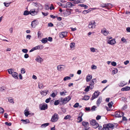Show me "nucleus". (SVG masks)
<instances>
[{"label": "nucleus", "instance_id": "f257e3e1", "mask_svg": "<svg viewBox=\"0 0 130 130\" xmlns=\"http://www.w3.org/2000/svg\"><path fill=\"white\" fill-rule=\"evenodd\" d=\"M114 125L113 124L109 123L103 125L102 130H110L109 129L114 128Z\"/></svg>", "mask_w": 130, "mask_h": 130}, {"label": "nucleus", "instance_id": "f03ea898", "mask_svg": "<svg viewBox=\"0 0 130 130\" xmlns=\"http://www.w3.org/2000/svg\"><path fill=\"white\" fill-rule=\"evenodd\" d=\"M90 124L92 125L93 128H96L99 126V124L95 120H92L90 121Z\"/></svg>", "mask_w": 130, "mask_h": 130}, {"label": "nucleus", "instance_id": "7ed1b4c3", "mask_svg": "<svg viewBox=\"0 0 130 130\" xmlns=\"http://www.w3.org/2000/svg\"><path fill=\"white\" fill-rule=\"evenodd\" d=\"M58 119V116L57 114L55 113L53 116H52L51 121L53 122H55L57 121Z\"/></svg>", "mask_w": 130, "mask_h": 130}, {"label": "nucleus", "instance_id": "20e7f679", "mask_svg": "<svg viewBox=\"0 0 130 130\" xmlns=\"http://www.w3.org/2000/svg\"><path fill=\"white\" fill-rule=\"evenodd\" d=\"M39 8H38L37 10L35 9H31L30 11V14L32 15H34L36 14L38 12Z\"/></svg>", "mask_w": 130, "mask_h": 130}, {"label": "nucleus", "instance_id": "39448f33", "mask_svg": "<svg viewBox=\"0 0 130 130\" xmlns=\"http://www.w3.org/2000/svg\"><path fill=\"white\" fill-rule=\"evenodd\" d=\"M40 108L41 110H45L48 108L47 104L44 103V104H40L39 105Z\"/></svg>", "mask_w": 130, "mask_h": 130}, {"label": "nucleus", "instance_id": "423d86ee", "mask_svg": "<svg viewBox=\"0 0 130 130\" xmlns=\"http://www.w3.org/2000/svg\"><path fill=\"white\" fill-rule=\"evenodd\" d=\"M124 113L122 112L119 111H116L115 113V117H121L124 115Z\"/></svg>", "mask_w": 130, "mask_h": 130}, {"label": "nucleus", "instance_id": "0eeeda50", "mask_svg": "<svg viewBox=\"0 0 130 130\" xmlns=\"http://www.w3.org/2000/svg\"><path fill=\"white\" fill-rule=\"evenodd\" d=\"M98 91H96L93 94L92 97L91 99V100H92L96 98L99 96V94Z\"/></svg>", "mask_w": 130, "mask_h": 130}, {"label": "nucleus", "instance_id": "6e6552de", "mask_svg": "<svg viewBox=\"0 0 130 130\" xmlns=\"http://www.w3.org/2000/svg\"><path fill=\"white\" fill-rule=\"evenodd\" d=\"M95 23L94 21L90 22L88 25V27L89 28L93 29L95 27Z\"/></svg>", "mask_w": 130, "mask_h": 130}, {"label": "nucleus", "instance_id": "1a4fd4ad", "mask_svg": "<svg viewBox=\"0 0 130 130\" xmlns=\"http://www.w3.org/2000/svg\"><path fill=\"white\" fill-rule=\"evenodd\" d=\"M101 33L105 36H107L109 34V32L107 31V30L105 28H104L102 29Z\"/></svg>", "mask_w": 130, "mask_h": 130}, {"label": "nucleus", "instance_id": "9d476101", "mask_svg": "<svg viewBox=\"0 0 130 130\" xmlns=\"http://www.w3.org/2000/svg\"><path fill=\"white\" fill-rule=\"evenodd\" d=\"M68 102L65 99H61L60 101V104L61 105H63V104H65L67 103Z\"/></svg>", "mask_w": 130, "mask_h": 130}, {"label": "nucleus", "instance_id": "9b49d317", "mask_svg": "<svg viewBox=\"0 0 130 130\" xmlns=\"http://www.w3.org/2000/svg\"><path fill=\"white\" fill-rule=\"evenodd\" d=\"M65 66L64 65H59L57 67V69L59 71H61L63 70Z\"/></svg>", "mask_w": 130, "mask_h": 130}, {"label": "nucleus", "instance_id": "f8f14e48", "mask_svg": "<svg viewBox=\"0 0 130 130\" xmlns=\"http://www.w3.org/2000/svg\"><path fill=\"white\" fill-rule=\"evenodd\" d=\"M83 115V114L82 113H79L77 118V120L79 121L78 122H80L82 121L83 119L82 117Z\"/></svg>", "mask_w": 130, "mask_h": 130}, {"label": "nucleus", "instance_id": "ddd939ff", "mask_svg": "<svg viewBox=\"0 0 130 130\" xmlns=\"http://www.w3.org/2000/svg\"><path fill=\"white\" fill-rule=\"evenodd\" d=\"M13 77L15 79H18L19 77L18 74L15 72H14L11 74Z\"/></svg>", "mask_w": 130, "mask_h": 130}, {"label": "nucleus", "instance_id": "4468645a", "mask_svg": "<svg viewBox=\"0 0 130 130\" xmlns=\"http://www.w3.org/2000/svg\"><path fill=\"white\" fill-rule=\"evenodd\" d=\"M75 6V5L73 4L72 3L70 2H67L66 4V8H71L73 6Z\"/></svg>", "mask_w": 130, "mask_h": 130}, {"label": "nucleus", "instance_id": "2eb2a0df", "mask_svg": "<svg viewBox=\"0 0 130 130\" xmlns=\"http://www.w3.org/2000/svg\"><path fill=\"white\" fill-rule=\"evenodd\" d=\"M107 43L113 45L116 43V41L114 39L107 41Z\"/></svg>", "mask_w": 130, "mask_h": 130}, {"label": "nucleus", "instance_id": "dca6fc26", "mask_svg": "<svg viewBox=\"0 0 130 130\" xmlns=\"http://www.w3.org/2000/svg\"><path fill=\"white\" fill-rule=\"evenodd\" d=\"M130 90V87L126 86L123 88L121 89L122 91H128Z\"/></svg>", "mask_w": 130, "mask_h": 130}, {"label": "nucleus", "instance_id": "f3484780", "mask_svg": "<svg viewBox=\"0 0 130 130\" xmlns=\"http://www.w3.org/2000/svg\"><path fill=\"white\" fill-rule=\"evenodd\" d=\"M92 76L90 74H88L86 78V81L87 82L90 81L92 78Z\"/></svg>", "mask_w": 130, "mask_h": 130}, {"label": "nucleus", "instance_id": "a211bd4d", "mask_svg": "<svg viewBox=\"0 0 130 130\" xmlns=\"http://www.w3.org/2000/svg\"><path fill=\"white\" fill-rule=\"evenodd\" d=\"M68 32L67 31H65L62 32L60 35V37L62 38H63L67 36Z\"/></svg>", "mask_w": 130, "mask_h": 130}, {"label": "nucleus", "instance_id": "6ab92c4d", "mask_svg": "<svg viewBox=\"0 0 130 130\" xmlns=\"http://www.w3.org/2000/svg\"><path fill=\"white\" fill-rule=\"evenodd\" d=\"M82 125L85 128H86L87 126H88L89 125V124L88 122H86L85 121H83L82 123Z\"/></svg>", "mask_w": 130, "mask_h": 130}, {"label": "nucleus", "instance_id": "aec40b11", "mask_svg": "<svg viewBox=\"0 0 130 130\" xmlns=\"http://www.w3.org/2000/svg\"><path fill=\"white\" fill-rule=\"evenodd\" d=\"M102 101V98L101 97H99V99L96 101V104L97 105H99L101 103Z\"/></svg>", "mask_w": 130, "mask_h": 130}, {"label": "nucleus", "instance_id": "412c9836", "mask_svg": "<svg viewBox=\"0 0 130 130\" xmlns=\"http://www.w3.org/2000/svg\"><path fill=\"white\" fill-rule=\"evenodd\" d=\"M90 88L91 89H93V87L91 86L90 87V86H87L85 89L84 91L86 92H88L89 91Z\"/></svg>", "mask_w": 130, "mask_h": 130}, {"label": "nucleus", "instance_id": "4be33fe9", "mask_svg": "<svg viewBox=\"0 0 130 130\" xmlns=\"http://www.w3.org/2000/svg\"><path fill=\"white\" fill-rule=\"evenodd\" d=\"M126 84L124 81L122 82H120L119 84V85L120 87H123L124 86L126 85Z\"/></svg>", "mask_w": 130, "mask_h": 130}, {"label": "nucleus", "instance_id": "5701e85b", "mask_svg": "<svg viewBox=\"0 0 130 130\" xmlns=\"http://www.w3.org/2000/svg\"><path fill=\"white\" fill-rule=\"evenodd\" d=\"M107 4L108 5H107V7L106 8L107 9H110L113 6L110 3H107Z\"/></svg>", "mask_w": 130, "mask_h": 130}, {"label": "nucleus", "instance_id": "b1692460", "mask_svg": "<svg viewBox=\"0 0 130 130\" xmlns=\"http://www.w3.org/2000/svg\"><path fill=\"white\" fill-rule=\"evenodd\" d=\"M43 60L40 57H38L36 59V61L39 62H40L42 61Z\"/></svg>", "mask_w": 130, "mask_h": 130}, {"label": "nucleus", "instance_id": "393cba45", "mask_svg": "<svg viewBox=\"0 0 130 130\" xmlns=\"http://www.w3.org/2000/svg\"><path fill=\"white\" fill-rule=\"evenodd\" d=\"M89 96L88 95H85L83 98L82 100H88L89 99Z\"/></svg>", "mask_w": 130, "mask_h": 130}, {"label": "nucleus", "instance_id": "a878e982", "mask_svg": "<svg viewBox=\"0 0 130 130\" xmlns=\"http://www.w3.org/2000/svg\"><path fill=\"white\" fill-rule=\"evenodd\" d=\"M47 42V38H43L41 40V42L44 43H45Z\"/></svg>", "mask_w": 130, "mask_h": 130}, {"label": "nucleus", "instance_id": "bb28decb", "mask_svg": "<svg viewBox=\"0 0 130 130\" xmlns=\"http://www.w3.org/2000/svg\"><path fill=\"white\" fill-rule=\"evenodd\" d=\"M71 10H72V9H67L66 11L67 15H68L71 14Z\"/></svg>", "mask_w": 130, "mask_h": 130}, {"label": "nucleus", "instance_id": "cd10ccee", "mask_svg": "<svg viewBox=\"0 0 130 130\" xmlns=\"http://www.w3.org/2000/svg\"><path fill=\"white\" fill-rule=\"evenodd\" d=\"M49 124V123H44L43 124H42L41 126V128H45V127H46V126H48Z\"/></svg>", "mask_w": 130, "mask_h": 130}, {"label": "nucleus", "instance_id": "c85d7f7f", "mask_svg": "<svg viewBox=\"0 0 130 130\" xmlns=\"http://www.w3.org/2000/svg\"><path fill=\"white\" fill-rule=\"evenodd\" d=\"M75 43H72L70 44V46L72 50L74 49Z\"/></svg>", "mask_w": 130, "mask_h": 130}, {"label": "nucleus", "instance_id": "c756f323", "mask_svg": "<svg viewBox=\"0 0 130 130\" xmlns=\"http://www.w3.org/2000/svg\"><path fill=\"white\" fill-rule=\"evenodd\" d=\"M79 6H80L81 7H83L84 8V9H87L88 8V6L86 5L83 4H80L78 5Z\"/></svg>", "mask_w": 130, "mask_h": 130}, {"label": "nucleus", "instance_id": "7c9ffc66", "mask_svg": "<svg viewBox=\"0 0 130 130\" xmlns=\"http://www.w3.org/2000/svg\"><path fill=\"white\" fill-rule=\"evenodd\" d=\"M107 4H100V7L103 8H106L107 7Z\"/></svg>", "mask_w": 130, "mask_h": 130}, {"label": "nucleus", "instance_id": "2f4dec72", "mask_svg": "<svg viewBox=\"0 0 130 130\" xmlns=\"http://www.w3.org/2000/svg\"><path fill=\"white\" fill-rule=\"evenodd\" d=\"M21 121H23L25 124H26L27 123H28L29 122V120L28 119L25 120L22 119Z\"/></svg>", "mask_w": 130, "mask_h": 130}, {"label": "nucleus", "instance_id": "473e14b6", "mask_svg": "<svg viewBox=\"0 0 130 130\" xmlns=\"http://www.w3.org/2000/svg\"><path fill=\"white\" fill-rule=\"evenodd\" d=\"M48 91H42L41 92H40L41 94L43 95H45L47 94V92Z\"/></svg>", "mask_w": 130, "mask_h": 130}, {"label": "nucleus", "instance_id": "72a5a7b5", "mask_svg": "<svg viewBox=\"0 0 130 130\" xmlns=\"http://www.w3.org/2000/svg\"><path fill=\"white\" fill-rule=\"evenodd\" d=\"M12 69H9L7 70V71L8 73L10 74H12L14 72L12 71Z\"/></svg>", "mask_w": 130, "mask_h": 130}, {"label": "nucleus", "instance_id": "f704fd0d", "mask_svg": "<svg viewBox=\"0 0 130 130\" xmlns=\"http://www.w3.org/2000/svg\"><path fill=\"white\" fill-rule=\"evenodd\" d=\"M29 14H30V11L29 12L27 10H25L24 12L23 15H27Z\"/></svg>", "mask_w": 130, "mask_h": 130}, {"label": "nucleus", "instance_id": "c9c22d12", "mask_svg": "<svg viewBox=\"0 0 130 130\" xmlns=\"http://www.w3.org/2000/svg\"><path fill=\"white\" fill-rule=\"evenodd\" d=\"M59 103H60V101L59 100H56L54 102V105H58Z\"/></svg>", "mask_w": 130, "mask_h": 130}, {"label": "nucleus", "instance_id": "e433bc0d", "mask_svg": "<svg viewBox=\"0 0 130 130\" xmlns=\"http://www.w3.org/2000/svg\"><path fill=\"white\" fill-rule=\"evenodd\" d=\"M113 104V103L111 101V102L109 103L108 104V106L109 108H111Z\"/></svg>", "mask_w": 130, "mask_h": 130}, {"label": "nucleus", "instance_id": "4c0bfd02", "mask_svg": "<svg viewBox=\"0 0 130 130\" xmlns=\"http://www.w3.org/2000/svg\"><path fill=\"white\" fill-rule=\"evenodd\" d=\"M118 72V70L117 69H115L112 70V72L113 74H114L117 73Z\"/></svg>", "mask_w": 130, "mask_h": 130}, {"label": "nucleus", "instance_id": "58836bf2", "mask_svg": "<svg viewBox=\"0 0 130 130\" xmlns=\"http://www.w3.org/2000/svg\"><path fill=\"white\" fill-rule=\"evenodd\" d=\"M70 79L71 77H70L67 76L64 77L63 80L64 81H66L67 80Z\"/></svg>", "mask_w": 130, "mask_h": 130}, {"label": "nucleus", "instance_id": "ea45409f", "mask_svg": "<svg viewBox=\"0 0 130 130\" xmlns=\"http://www.w3.org/2000/svg\"><path fill=\"white\" fill-rule=\"evenodd\" d=\"M35 21H33L31 23V26L32 27L34 28L36 26V24L34 22Z\"/></svg>", "mask_w": 130, "mask_h": 130}, {"label": "nucleus", "instance_id": "a19ab883", "mask_svg": "<svg viewBox=\"0 0 130 130\" xmlns=\"http://www.w3.org/2000/svg\"><path fill=\"white\" fill-rule=\"evenodd\" d=\"M8 101L9 102L11 103H14L13 101V99L12 98H10L8 99Z\"/></svg>", "mask_w": 130, "mask_h": 130}, {"label": "nucleus", "instance_id": "79ce46f5", "mask_svg": "<svg viewBox=\"0 0 130 130\" xmlns=\"http://www.w3.org/2000/svg\"><path fill=\"white\" fill-rule=\"evenodd\" d=\"M38 87L40 89H41L42 88H43V85L42 84H38Z\"/></svg>", "mask_w": 130, "mask_h": 130}, {"label": "nucleus", "instance_id": "37998d69", "mask_svg": "<svg viewBox=\"0 0 130 130\" xmlns=\"http://www.w3.org/2000/svg\"><path fill=\"white\" fill-rule=\"evenodd\" d=\"M71 116L70 115H68L66 116L64 118V119L65 120H67L69 119H70L71 118Z\"/></svg>", "mask_w": 130, "mask_h": 130}, {"label": "nucleus", "instance_id": "c03bdc74", "mask_svg": "<svg viewBox=\"0 0 130 130\" xmlns=\"http://www.w3.org/2000/svg\"><path fill=\"white\" fill-rule=\"evenodd\" d=\"M39 49L41 50L44 47L42 45H40L38 46Z\"/></svg>", "mask_w": 130, "mask_h": 130}, {"label": "nucleus", "instance_id": "a18cd8bd", "mask_svg": "<svg viewBox=\"0 0 130 130\" xmlns=\"http://www.w3.org/2000/svg\"><path fill=\"white\" fill-rule=\"evenodd\" d=\"M25 70L24 68H23L21 69V73L24 74L25 72Z\"/></svg>", "mask_w": 130, "mask_h": 130}, {"label": "nucleus", "instance_id": "49530a36", "mask_svg": "<svg viewBox=\"0 0 130 130\" xmlns=\"http://www.w3.org/2000/svg\"><path fill=\"white\" fill-rule=\"evenodd\" d=\"M121 40L123 42H127V41H126V39H125L123 37L121 39Z\"/></svg>", "mask_w": 130, "mask_h": 130}, {"label": "nucleus", "instance_id": "de8ad7c7", "mask_svg": "<svg viewBox=\"0 0 130 130\" xmlns=\"http://www.w3.org/2000/svg\"><path fill=\"white\" fill-rule=\"evenodd\" d=\"M51 99V98L50 97L48 98L47 99H46V100L45 101V102L46 103H48L50 102Z\"/></svg>", "mask_w": 130, "mask_h": 130}, {"label": "nucleus", "instance_id": "09e8293b", "mask_svg": "<svg viewBox=\"0 0 130 130\" xmlns=\"http://www.w3.org/2000/svg\"><path fill=\"white\" fill-rule=\"evenodd\" d=\"M22 52L25 53H26L28 52V50L26 49H24L22 50Z\"/></svg>", "mask_w": 130, "mask_h": 130}, {"label": "nucleus", "instance_id": "8fccbe9b", "mask_svg": "<svg viewBox=\"0 0 130 130\" xmlns=\"http://www.w3.org/2000/svg\"><path fill=\"white\" fill-rule=\"evenodd\" d=\"M79 103H77L73 105V107L74 108H77L79 106Z\"/></svg>", "mask_w": 130, "mask_h": 130}, {"label": "nucleus", "instance_id": "3c124183", "mask_svg": "<svg viewBox=\"0 0 130 130\" xmlns=\"http://www.w3.org/2000/svg\"><path fill=\"white\" fill-rule=\"evenodd\" d=\"M65 99L66 100L67 102H68L71 99L70 97L69 96H68L66 97Z\"/></svg>", "mask_w": 130, "mask_h": 130}, {"label": "nucleus", "instance_id": "603ef678", "mask_svg": "<svg viewBox=\"0 0 130 130\" xmlns=\"http://www.w3.org/2000/svg\"><path fill=\"white\" fill-rule=\"evenodd\" d=\"M111 64L113 66H115L117 64L116 62L113 61L111 62Z\"/></svg>", "mask_w": 130, "mask_h": 130}, {"label": "nucleus", "instance_id": "864d4df0", "mask_svg": "<svg viewBox=\"0 0 130 130\" xmlns=\"http://www.w3.org/2000/svg\"><path fill=\"white\" fill-rule=\"evenodd\" d=\"M54 7L53 5V4H51V6L50 8V10H52L53 9H54Z\"/></svg>", "mask_w": 130, "mask_h": 130}, {"label": "nucleus", "instance_id": "5fc2aeb1", "mask_svg": "<svg viewBox=\"0 0 130 130\" xmlns=\"http://www.w3.org/2000/svg\"><path fill=\"white\" fill-rule=\"evenodd\" d=\"M4 112V109L0 107V113H3Z\"/></svg>", "mask_w": 130, "mask_h": 130}, {"label": "nucleus", "instance_id": "6e6d98bb", "mask_svg": "<svg viewBox=\"0 0 130 130\" xmlns=\"http://www.w3.org/2000/svg\"><path fill=\"white\" fill-rule=\"evenodd\" d=\"M29 113L28 111H26L25 112V115L26 117L28 116V115H29Z\"/></svg>", "mask_w": 130, "mask_h": 130}, {"label": "nucleus", "instance_id": "4d7b16f0", "mask_svg": "<svg viewBox=\"0 0 130 130\" xmlns=\"http://www.w3.org/2000/svg\"><path fill=\"white\" fill-rule=\"evenodd\" d=\"M72 3L74 5V4H78V3L77 0H75Z\"/></svg>", "mask_w": 130, "mask_h": 130}, {"label": "nucleus", "instance_id": "13d9d810", "mask_svg": "<svg viewBox=\"0 0 130 130\" xmlns=\"http://www.w3.org/2000/svg\"><path fill=\"white\" fill-rule=\"evenodd\" d=\"M5 124L6 125L9 126H11L12 124V123H11L10 122L9 123H8L7 122H6L5 123Z\"/></svg>", "mask_w": 130, "mask_h": 130}, {"label": "nucleus", "instance_id": "bf43d9fd", "mask_svg": "<svg viewBox=\"0 0 130 130\" xmlns=\"http://www.w3.org/2000/svg\"><path fill=\"white\" fill-rule=\"evenodd\" d=\"M66 92L65 91H64L60 92V94L61 95H63L64 94L65 95V94Z\"/></svg>", "mask_w": 130, "mask_h": 130}, {"label": "nucleus", "instance_id": "052dcab7", "mask_svg": "<svg viewBox=\"0 0 130 130\" xmlns=\"http://www.w3.org/2000/svg\"><path fill=\"white\" fill-rule=\"evenodd\" d=\"M91 68L92 69H96V66L95 65H92L91 66Z\"/></svg>", "mask_w": 130, "mask_h": 130}, {"label": "nucleus", "instance_id": "680f3d73", "mask_svg": "<svg viewBox=\"0 0 130 130\" xmlns=\"http://www.w3.org/2000/svg\"><path fill=\"white\" fill-rule=\"evenodd\" d=\"M4 5L6 7L8 6L10 4V3H4Z\"/></svg>", "mask_w": 130, "mask_h": 130}, {"label": "nucleus", "instance_id": "e2e57ef3", "mask_svg": "<svg viewBox=\"0 0 130 130\" xmlns=\"http://www.w3.org/2000/svg\"><path fill=\"white\" fill-rule=\"evenodd\" d=\"M47 39V40H48L49 41L51 42L53 40V39L52 37H49Z\"/></svg>", "mask_w": 130, "mask_h": 130}, {"label": "nucleus", "instance_id": "0e129e2a", "mask_svg": "<svg viewBox=\"0 0 130 130\" xmlns=\"http://www.w3.org/2000/svg\"><path fill=\"white\" fill-rule=\"evenodd\" d=\"M42 14L44 16H45L47 15L48 14V12H47L46 13H45L44 12H42Z\"/></svg>", "mask_w": 130, "mask_h": 130}, {"label": "nucleus", "instance_id": "69168bd1", "mask_svg": "<svg viewBox=\"0 0 130 130\" xmlns=\"http://www.w3.org/2000/svg\"><path fill=\"white\" fill-rule=\"evenodd\" d=\"M101 116L99 115H98L96 117V119L97 120H98L100 119L101 118Z\"/></svg>", "mask_w": 130, "mask_h": 130}, {"label": "nucleus", "instance_id": "338daca9", "mask_svg": "<svg viewBox=\"0 0 130 130\" xmlns=\"http://www.w3.org/2000/svg\"><path fill=\"white\" fill-rule=\"evenodd\" d=\"M5 88L3 87H0V91H3V90H4Z\"/></svg>", "mask_w": 130, "mask_h": 130}, {"label": "nucleus", "instance_id": "774afa93", "mask_svg": "<svg viewBox=\"0 0 130 130\" xmlns=\"http://www.w3.org/2000/svg\"><path fill=\"white\" fill-rule=\"evenodd\" d=\"M56 96V95L55 94V93L53 92L52 93L51 95V96L53 98L55 97Z\"/></svg>", "mask_w": 130, "mask_h": 130}]
</instances>
